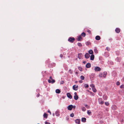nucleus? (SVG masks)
<instances>
[{
    "mask_svg": "<svg viewBox=\"0 0 124 124\" xmlns=\"http://www.w3.org/2000/svg\"><path fill=\"white\" fill-rule=\"evenodd\" d=\"M107 73L106 72H104L103 73H100L99 74V76L100 77H103L104 78L106 77L107 75Z\"/></svg>",
    "mask_w": 124,
    "mask_h": 124,
    "instance_id": "1",
    "label": "nucleus"
},
{
    "mask_svg": "<svg viewBox=\"0 0 124 124\" xmlns=\"http://www.w3.org/2000/svg\"><path fill=\"white\" fill-rule=\"evenodd\" d=\"M68 40L69 42L71 43H73L74 42L75 40V39L74 37H70L68 39Z\"/></svg>",
    "mask_w": 124,
    "mask_h": 124,
    "instance_id": "2",
    "label": "nucleus"
},
{
    "mask_svg": "<svg viewBox=\"0 0 124 124\" xmlns=\"http://www.w3.org/2000/svg\"><path fill=\"white\" fill-rule=\"evenodd\" d=\"M99 103L101 104H104V101L101 98H99L98 99Z\"/></svg>",
    "mask_w": 124,
    "mask_h": 124,
    "instance_id": "3",
    "label": "nucleus"
},
{
    "mask_svg": "<svg viewBox=\"0 0 124 124\" xmlns=\"http://www.w3.org/2000/svg\"><path fill=\"white\" fill-rule=\"evenodd\" d=\"M78 86L76 85H74L73 86V89L74 90L77 91L78 90Z\"/></svg>",
    "mask_w": 124,
    "mask_h": 124,
    "instance_id": "4",
    "label": "nucleus"
},
{
    "mask_svg": "<svg viewBox=\"0 0 124 124\" xmlns=\"http://www.w3.org/2000/svg\"><path fill=\"white\" fill-rule=\"evenodd\" d=\"M82 39V38L81 35H79L77 39L78 41H81Z\"/></svg>",
    "mask_w": 124,
    "mask_h": 124,
    "instance_id": "5",
    "label": "nucleus"
},
{
    "mask_svg": "<svg viewBox=\"0 0 124 124\" xmlns=\"http://www.w3.org/2000/svg\"><path fill=\"white\" fill-rule=\"evenodd\" d=\"M94 70L95 71H99L101 70V69L98 67L96 66Z\"/></svg>",
    "mask_w": 124,
    "mask_h": 124,
    "instance_id": "6",
    "label": "nucleus"
},
{
    "mask_svg": "<svg viewBox=\"0 0 124 124\" xmlns=\"http://www.w3.org/2000/svg\"><path fill=\"white\" fill-rule=\"evenodd\" d=\"M80 119H77L75 120V122L76 124H78L80 123Z\"/></svg>",
    "mask_w": 124,
    "mask_h": 124,
    "instance_id": "7",
    "label": "nucleus"
},
{
    "mask_svg": "<svg viewBox=\"0 0 124 124\" xmlns=\"http://www.w3.org/2000/svg\"><path fill=\"white\" fill-rule=\"evenodd\" d=\"M73 108V105H69L68 107V109L70 110H71Z\"/></svg>",
    "mask_w": 124,
    "mask_h": 124,
    "instance_id": "8",
    "label": "nucleus"
},
{
    "mask_svg": "<svg viewBox=\"0 0 124 124\" xmlns=\"http://www.w3.org/2000/svg\"><path fill=\"white\" fill-rule=\"evenodd\" d=\"M90 56V55L88 53H86L85 55V57L86 59L88 58Z\"/></svg>",
    "mask_w": 124,
    "mask_h": 124,
    "instance_id": "9",
    "label": "nucleus"
},
{
    "mask_svg": "<svg viewBox=\"0 0 124 124\" xmlns=\"http://www.w3.org/2000/svg\"><path fill=\"white\" fill-rule=\"evenodd\" d=\"M67 97L70 99L72 98V96L69 93H67Z\"/></svg>",
    "mask_w": 124,
    "mask_h": 124,
    "instance_id": "10",
    "label": "nucleus"
},
{
    "mask_svg": "<svg viewBox=\"0 0 124 124\" xmlns=\"http://www.w3.org/2000/svg\"><path fill=\"white\" fill-rule=\"evenodd\" d=\"M103 98L104 100H106L107 99L108 97L106 94H104L103 95Z\"/></svg>",
    "mask_w": 124,
    "mask_h": 124,
    "instance_id": "11",
    "label": "nucleus"
},
{
    "mask_svg": "<svg viewBox=\"0 0 124 124\" xmlns=\"http://www.w3.org/2000/svg\"><path fill=\"white\" fill-rule=\"evenodd\" d=\"M112 108L113 110H116L117 109V107L115 105H114L112 106Z\"/></svg>",
    "mask_w": 124,
    "mask_h": 124,
    "instance_id": "12",
    "label": "nucleus"
},
{
    "mask_svg": "<svg viewBox=\"0 0 124 124\" xmlns=\"http://www.w3.org/2000/svg\"><path fill=\"white\" fill-rule=\"evenodd\" d=\"M91 64L90 63H87L86 65V67L87 68H89L91 67Z\"/></svg>",
    "mask_w": 124,
    "mask_h": 124,
    "instance_id": "13",
    "label": "nucleus"
},
{
    "mask_svg": "<svg viewBox=\"0 0 124 124\" xmlns=\"http://www.w3.org/2000/svg\"><path fill=\"white\" fill-rule=\"evenodd\" d=\"M90 57L91 60H93L94 58V56L93 54H92L91 55Z\"/></svg>",
    "mask_w": 124,
    "mask_h": 124,
    "instance_id": "14",
    "label": "nucleus"
},
{
    "mask_svg": "<svg viewBox=\"0 0 124 124\" xmlns=\"http://www.w3.org/2000/svg\"><path fill=\"white\" fill-rule=\"evenodd\" d=\"M120 31V29L118 28H116L115 30L116 32L117 33H119Z\"/></svg>",
    "mask_w": 124,
    "mask_h": 124,
    "instance_id": "15",
    "label": "nucleus"
},
{
    "mask_svg": "<svg viewBox=\"0 0 124 124\" xmlns=\"http://www.w3.org/2000/svg\"><path fill=\"white\" fill-rule=\"evenodd\" d=\"M82 56V54H78V58L79 59H80Z\"/></svg>",
    "mask_w": 124,
    "mask_h": 124,
    "instance_id": "16",
    "label": "nucleus"
},
{
    "mask_svg": "<svg viewBox=\"0 0 124 124\" xmlns=\"http://www.w3.org/2000/svg\"><path fill=\"white\" fill-rule=\"evenodd\" d=\"M101 39L100 37L99 36H97L95 37V39L98 40H99Z\"/></svg>",
    "mask_w": 124,
    "mask_h": 124,
    "instance_id": "17",
    "label": "nucleus"
},
{
    "mask_svg": "<svg viewBox=\"0 0 124 124\" xmlns=\"http://www.w3.org/2000/svg\"><path fill=\"white\" fill-rule=\"evenodd\" d=\"M86 119L85 117H83L81 119V121L83 122H85L86 121Z\"/></svg>",
    "mask_w": 124,
    "mask_h": 124,
    "instance_id": "18",
    "label": "nucleus"
},
{
    "mask_svg": "<svg viewBox=\"0 0 124 124\" xmlns=\"http://www.w3.org/2000/svg\"><path fill=\"white\" fill-rule=\"evenodd\" d=\"M55 92L57 93H60L61 91L59 89H57L55 90Z\"/></svg>",
    "mask_w": 124,
    "mask_h": 124,
    "instance_id": "19",
    "label": "nucleus"
},
{
    "mask_svg": "<svg viewBox=\"0 0 124 124\" xmlns=\"http://www.w3.org/2000/svg\"><path fill=\"white\" fill-rule=\"evenodd\" d=\"M90 54H93V52L92 50H90L88 52Z\"/></svg>",
    "mask_w": 124,
    "mask_h": 124,
    "instance_id": "20",
    "label": "nucleus"
},
{
    "mask_svg": "<svg viewBox=\"0 0 124 124\" xmlns=\"http://www.w3.org/2000/svg\"><path fill=\"white\" fill-rule=\"evenodd\" d=\"M74 98L75 100H77L78 98V95L74 96Z\"/></svg>",
    "mask_w": 124,
    "mask_h": 124,
    "instance_id": "21",
    "label": "nucleus"
},
{
    "mask_svg": "<svg viewBox=\"0 0 124 124\" xmlns=\"http://www.w3.org/2000/svg\"><path fill=\"white\" fill-rule=\"evenodd\" d=\"M86 34L84 32H83L81 34V36L83 37H85V36Z\"/></svg>",
    "mask_w": 124,
    "mask_h": 124,
    "instance_id": "22",
    "label": "nucleus"
},
{
    "mask_svg": "<svg viewBox=\"0 0 124 124\" xmlns=\"http://www.w3.org/2000/svg\"><path fill=\"white\" fill-rule=\"evenodd\" d=\"M43 116L45 118H47V115L45 113L43 115Z\"/></svg>",
    "mask_w": 124,
    "mask_h": 124,
    "instance_id": "23",
    "label": "nucleus"
},
{
    "mask_svg": "<svg viewBox=\"0 0 124 124\" xmlns=\"http://www.w3.org/2000/svg\"><path fill=\"white\" fill-rule=\"evenodd\" d=\"M81 109L82 111H85L86 110V109L84 107H81Z\"/></svg>",
    "mask_w": 124,
    "mask_h": 124,
    "instance_id": "24",
    "label": "nucleus"
},
{
    "mask_svg": "<svg viewBox=\"0 0 124 124\" xmlns=\"http://www.w3.org/2000/svg\"><path fill=\"white\" fill-rule=\"evenodd\" d=\"M87 113L89 115H90L91 112L90 110H89L87 111Z\"/></svg>",
    "mask_w": 124,
    "mask_h": 124,
    "instance_id": "25",
    "label": "nucleus"
},
{
    "mask_svg": "<svg viewBox=\"0 0 124 124\" xmlns=\"http://www.w3.org/2000/svg\"><path fill=\"white\" fill-rule=\"evenodd\" d=\"M92 89L93 90V91L94 92H96V89L94 87L92 88Z\"/></svg>",
    "mask_w": 124,
    "mask_h": 124,
    "instance_id": "26",
    "label": "nucleus"
},
{
    "mask_svg": "<svg viewBox=\"0 0 124 124\" xmlns=\"http://www.w3.org/2000/svg\"><path fill=\"white\" fill-rule=\"evenodd\" d=\"M78 46L81 47L82 46V44L80 43H78Z\"/></svg>",
    "mask_w": 124,
    "mask_h": 124,
    "instance_id": "27",
    "label": "nucleus"
},
{
    "mask_svg": "<svg viewBox=\"0 0 124 124\" xmlns=\"http://www.w3.org/2000/svg\"><path fill=\"white\" fill-rule=\"evenodd\" d=\"M78 69L80 71H82L83 69H82V68L81 67H78Z\"/></svg>",
    "mask_w": 124,
    "mask_h": 124,
    "instance_id": "28",
    "label": "nucleus"
},
{
    "mask_svg": "<svg viewBox=\"0 0 124 124\" xmlns=\"http://www.w3.org/2000/svg\"><path fill=\"white\" fill-rule=\"evenodd\" d=\"M105 104L107 106H108L109 105V104L108 102H106L105 103Z\"/></svg>",
    "mask_w": 124,
    "mask_h": 124,
    "instance_id": "29",
    "label": "nucleus"
},
{
    "mask_svg": "<svg viewBox=\"0 0 124 124\" xmlns=\"http://www.w3.org/2000/svg\"><path fill=\"white\" fill-rule=\"evenodd\" d=\"M120 87L121 88H123L124 90V85H122L120 86Z\"/></svg>",
    "mask_w": 124,
    "mask_h": 124,
    "instance_id": "30",
    "label": "nucleus"
},
{
    "mask_svg": "<svg viewBox=\"0 0 124 124\" xmlns=\"http://www.w3.org/2000/svg\"><path fill=\"white\" fill-rule=\"evenodd\" d=\"M80 78L82 80H84V79L85 77L83 76H81L80 77Z\"/></svg>",
    "mask_w": 124,
    "mask_h": 124,
    "instance_id": "31",
    "label": "nucleus"
},
{
    "mask_svg": "<svg viewBox=\"0 0 124 124\" xmlns=\"http://www.w3.org/2000/svg\"><path fill=\"white\" fill-rule=\"evenodd\" d=\"M85 106L88 109L90 108V107L87 104H85Z\"/></svg>",
    "mask_w": 124,
    "mask_h": 124,
    "instance_id": "32",
    "label": "nucleus"
},
{
    "mask_svg": "<svg viewBox=\"0 0 124 124\" xmlns=\"http://www.w3.org/2000/svg\"><path fill=\"white\" fill-rule=\"evenodd\" d=\"M94 51L95 53H98V51L96 49H94Z\"/></svg>",
    "mask_w": 124,
    "mask_h": 124,
    "instance_id": "33",
    "label": "nucleus"
},
{
    "mask_svg": "<svg viewBox=\"0 0 124 124\" xmlns=\"http://www.w3.org/2000/svg\"><path fill=\"white\" fill-rule=\"evenodd\" d=\"M84 86L85 88H87L88 87V85L87 84H85Z\"/></svg>",
    "mask_w": 124,
    "mask_h": 124,
    "instance_id": "34",
    "label": "nucleus"
},
{
    "mask_svg": "<svg viewBox=\"0 0 124 124\" xmlns=\"http://www.w3.org/2000/svg\"><path fill=\"white\" fill-rule=\"evenodd\" d=\"M70 116L71 117H73L74 116V115L73 113H72L70 114Z\"/></svg>",
    "mask_w": 124,
    "mask_h": 124,
    "instance_id": "35",
    "label": "nucleus"
},
{
    "mask_svg": "<svg viewBox=\"0 0 124 124\" xmlns=\"http://www.w3.org/2000/svg\"><path fill=\"white\" fill-rule=\"evenodd\" d=\"M90 44V42H89L88 41L86 43V45H88Z\"/></svg>",
    "mask_w": 124,
    "mask_h": 124,
    "instance_id": "36",
    "label": "nucleus"
},
{
    "mask_svg": "<svg viewBox=\"0 0 124 124\" xmlns=\"http://www.w3.org/2000/svg\"><path fill=\"white\" fill-rule=\"evenodd\" d=\"M55 113L56 115L57 116H59V113H58V112H56Z\"/></svg>",
    "mask_w": 124,
    "mask_h": 124,
    "instance_id": "37",
    "label": "nucleus"
},
{
    "mask_svg": "<svg viewBox=\"0 0 124 124\" xmlns=\"http://www.w3.org/2000/svg\"><path fill=\"white\" fill-rule=\"evenodd\" d=\"M52 80V81H51V83H52V84L53 83L55 82V81L53 79Z\"/></svg>",
    "mask_w": 124,
    "mask_h": 124,
    "instance_id": "38",
    "label": "nucleus"
},
{
    "mask_svg": "<svg viewBox=\"0 0 124 124\" xmlns=\"http://www.w3.org/2000/svg\"><path fill=\"white\" fill-rule=\"evenodd\" d=\"M116 85H119L120 84V82L119 81H118L116 83Z\"/></svg>",
    "mask_w": 124,
    "mask_h": 124,
    "instance_id": "39",
    "label": "nucleus"
},
{
    "mask_svg": "<svg viewBox=\"0 0 124 124\" xmlns=\"http://www.w3.org/2000/svg\"><path fill=\"white\" fill-rule=\"evenodd\" d=\"M106 49L107 51H109L110 50V49L109 47H107L106 48Z\"/></svg>",
    "mask_w": 124,
    "mask_h": 124,
    "instance_id": "40",
    "label": "nucleus"
},
{
    "mask_svg": "<svg viewBox=\"0 0 124 124\" xmlns=\"http://www.w3.org/2000/svg\"><path fill=\"white\" fill-rule=\"evenodd\" d=\"M90 86L92 87V88L95 87L94 85L93 84L90 85Z\"/></svg>",
    "mask_w": 124,
    "mask_h": 124,
    "instance_id": "41",
    "label": "nucleus"
},
{
    "mask_svg": "<svg viewBox=\"0 0 124 124\" xmlns=\"http://www.w3.org/2000/svg\"><path fill=\"white\" fill-rule=\"evenodd\" d=\"M69 72L70 73H72V72L71 71V69H70L69 70Z\"/></svg>",
    "mask_w": 124,
    "mask_h": 124,
    "instance_id": "42",
    "label": "nucleus"
},
{
    "mask_svg": "<svg viewBox=\"0 0 124 124\" xmlns=\"http://www.w3.org/2000/svg\"><path fill=\"white\" fill-rule=\"evenodd\" d=\"M48 82L49 83H50L51 82V81L50 79L48 80Z\"/></svg>",
    "mask_w": 124,
    "mask_h": 124,
    "instance_id": "43",
    "label": "nucleus"
},
{
    "mask_svg": "<svg viewBox=\"0 0 124 124\" xmlns=\"http://www.w3.org/2000/svg\"><path fill=\"white\" fill-rule=\"evenodd\" d=\"M48 113H50V115H51V112L49 110H48Z\"/></svg>",
    "mask_w": 124,
    "mask_h": 124,
    "instance_id": "44",
    "label": "nucleus"
},
{
    "mask_svg": "<svg viewBox=\"0 0 124 124\" xmlns=\"http://www.w3.org/2000/svg\"><path fill=\"white\" fill-rule=\"evenodd\" d=\"M79 83H81L83 82V81L82 80H80L79 81Z\"/></svg>",
    "mask_w": 124,
    "mask_h": 124,
    "instance_id": "45",
    "label": "nucleus"
},
{
    "mask_svg": "<svg viewBox=\"0 0 124 124\" xmlns=\"http://www.w3.org/2000/svg\"><path fill=\"white\" fill-rule=\"evenodd\" d=\"M60 57L62 58V57H63V55L62 54H60Z\"/></svg>",
    "mask_w": 124,
    "mask_h": 124,
    "instance_id": "46",
    "label": "nucleus"
},
{
    "mask_svg": "<svg viewBox=\"0 0 124 124\" xmlns=\"http://www.w3.org/2000/svg\"><path fill=\"white\" fill-rule=\"evenodd\" d=\"M74 95H75L74 96L77 95V93L76 92H75V93H74Z\"/></svg>",
    "mask_w": 124,
    "mask_h": 124,
    "instance_id": "47",
    "label": "nucleus"
},
{
    "mask_svg": "<svg viewBox=\"0 0 124 124\" xmlns=\"http://www.w3.org/2000/svg\"><path fill=\"white\" fill-rule=\"evenodd\" d=\"M39 93H38V94H37V97H39Z\"/></svg>",
    "mask_w": 124,
    "mask_h": 124,
    "instance_id": "48",
    "label": "nucleus"
},
{
    "mask_svg": "<svg viewBox=\"0 0 124 124\" xmlns=\"http://www.w3.org/2000/svg\"><path fill=\"white\" fill-rule=\"evenodd\" d=\"M45 124H50V123H47V122H45Z\"/></svg>",
    "mask_w": 124,
    "mask_h": 124,
    "instance_id": "49",
    "label": "nucleus"
},
{
    "mask_svg": "<svg viewBox=\"0 0 124 124\" xmlns=\"http://www.w3.org/2000/svg\"><path fill=\"white\" fill-rule=\"evenodd\" d=\"M49 78L50 79H51V80H52L53 79L52 78V77L51 76H50L49 77Z\"/></svg>",
    "mask_w": 124,
    "mask_h": 124,
    "instance_id": "50",
    "label": "nucleus"
},
{
    "mask_svg": "<svg viewBox=\"0 0 124 124\" xmlns=\"http://www.w3.org/2000/svg\"><path fill=\"white\" fill-rule=\"evenodd\" d=\"M76 107V106H73V108H75Z\"/></svg>",
    "mask_w": 124,
    "mask_h": 124,
    "instance_id": "51",
    "label": "nucleus"
},
{
    "mask_svg": "<svg viewBox=\"0 0 124 124\" xmlns=\"http://www.w3.org/2000/svg\"><path fill=\"white\" fill-rule=\"evenodd\" d=\"M86 62H85V61H84L83 62V63H86Z\"/></svg>",
    "mask_w": 124,
    "mask_h": 124,
    "instance_id": "52",
    "label": "nucleus"
},
{
    "mask_svg": "<svg viewBox=\"0 0 124 124\" xmlns=\"http://www.w3.org/2000/svg\"><path fill=\"white\" fill-rule=\"evenodd\" d=\"M123 80L124 81V76L123 78Z\"/></svg>",
    "mask_w": 124,
    "mask_h": 124,
    "instance_id": "53",
    "label": "nucleus"
},
{
    "mask_svg": "<svg viewBox=\"0 0 124 124\" xmlns=\"http://www.w3.org/2000/svg\"><path fill=\"white\" fill-rule=\"evenodd\" d=\"M88 32H90V31H89V30H88Z\"/></svg>",
    "mask_w": 124,
    "mask_h": 124,
    "instance_id": "54",
    "label": "nucleus"
},
{
    "mask_svg": "<svg viewBox=\"0 0 124 124\" xmlns=\"http://www.w3.org/2000/svg\"><path fill=\"white\" fill-rule=\"evenodd\" d=\"M53 116H54V114H53Z\"/></svg>",
    "mask_w": 124,
    "mask_h": 124,
    "instance_id": "55",
    "label": "nucleus"
}]
</instances>
